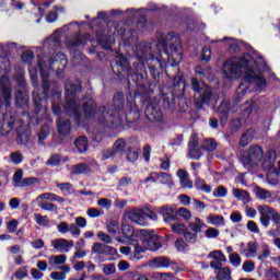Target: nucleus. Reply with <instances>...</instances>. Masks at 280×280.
<instances>
[{"mask_svg":"<svg viewBox=\"0 0 280 280\" xmlns=\"http://www.w3.org/2000/svg\"><path fill=\"white\" fill-rule=\"evenodd\" d=\"M259 71H261V68L257 66V61L248 54L244 55L242 58L232 57L223 65L225 80H240L245 73V78L248 82H254L259 91H264V89L268 86V83Z\"/></svg>","mask_w":280,"mask_h":280,"instance_id":"nucleus-1","label":"nucleus"},{"mask_svg":"<svg viewBox=\"0 0 280 280\" xmlns=\"http://www.w3.org/2000/svg\"><path fill=\"white\" fill-rule=\"evenodd\" d=\"M158 47L160 51H163L160 58H152L151 60L154 62H159L160 67H162L163 62L168 60L172 62V67H176L183 60V46H180V37L175 35L174 33H168L166 36L161 37L159 39Z\"/></svg>","mask_w":280,"mask_h":280,"instance_id":"nucleus-2","label":"nucleus"},{"mask_svg":"<svg viewBox=\"0 0 280 280\" xmlns=\"http://www.w3.org/2000/svg\"><path fill=\"white\" fill-rule=\"evenodd\" d=\"M137 236L141 240L142 246L151 253H155V250L163 248V236L156 234V231L154 230H139Z\"/></svg>","mask_w":280,"mask_h":280,"instance_id":"nucleus-3","label":"nucleus"},{"mask_svg":"<svg viewBox=\"0 0 280 280\" xmlns=\"http://www.w3.org/2000/svg\"><path fill=\"white\" fill-rule=\"evenodd\" d=\"M93 117L101 124V126H106L107 128H117V126H121V116L117 110H107L106 107H102L93 115Z\"/></svg>","mask_w":280,"mask_h":280,"instance_id":"nucleus-4","label":"nucleus"},{"mask_svg":"<svg viewBox=\"0 0 280 280\" xmlns=\"http://www.w3.org/2000/svg\"><path fill=\"white\" fill-rule=\"evenodd\" d=\"M261 159H264V150L261 147L255 145L249 148V152L243 155V165L246 170L250 171L255 165H259L261 163Z\"/></svg>","mask_w":280,"mask_h":280,"instance_id":"nucleus-5","label":"nucleus"},{"mask_svg":"<svg viewBox=\"0 0 280 280\" xmlns=\"http://www.w3.org/2000/svg\"><path fill=\"white\" fill-rule=\"evenodd\" d=\"M192 91L196 92V97L200 98L201 104H209L211 97H213V92L211 88H208L203 82H198V79L191 80Z\"/></svg>","mask_w":280,"mask_h":280,"instance_id":"nucleus-6","label":"nucleus"},{"mask_svg":"<svg viewBox=\"0 0 280 280\" xmlns=\"http://www.w3.org/2000/svg\"><path fill=\"white\" fill-rule=\"evenodd\" d=\"M159 215H162L163 221L165 224H172V222H179L176 212V206L172 205H164L158 208Z\"/></svg>","mask_w":280,"mask_h":280,"instance_id":"nucleus-7","label":"nucleus"},{"mask_svg":"<svg viewBox=\"0 0 280 280\" xmlns=\"http://www.w3.org/2000/svg\"><path fill=\"white\" fill-rule=\"evenodd\" d=\"M140 230L135 231V228L128 223H122L120 234L121 236L117 237V242L120 244H126V242H130L132 237H139L137 233H139Z\"/></svg>","mask_w":280,"mask_h":280,"instance_id":"nucleus-8","label":"nucleus"},{"mask_svg":"<svg viewBox=\"0 0 280 280\" xmlns=\"http://www.w3.org/2000/svg\"><path fill=\"white\" fill-rule=\"evenodd\" d=\"M92 253L96 255H106L109 257H115V255H117V248L106 245L104 243H94L92 245Z\"/></svg>","mask_w":280,"mask_h":280,"instance_id":"nucleus-9","label":"nucleus"},{"mask_svg":"<svg viewBox=\"0 0 280 280\" xmlns=\"http://www.w3.org/2000/svg\"><path fill=\"white\" fill-rule=\"evenodd\" d=\"M125 218L130 222H135V224H139L140 226H145L148 224V218L139 210H131L125 213Z\"/></svg>","mask_w":280,"mask_h":280,"instance_id":"nucleus-10","label":"nucleus"},{"mask_svg":"<svg viewBox=\"0 0 280 280\" xmlns=\"http://www.w3.org/2000/svg\"><path fill=\"white\" fill-rule=\"evenodd\" d=\"M142 185H148V183H155L156 185H166L168 189L174 187V180L172 176H149L144 180H141Z\"/></svg>","mask_w":280,"mask_h":280,"instance_id":"nucleus-11","label":"nucleus"},{"mask_svg":"<svg viewBox=\"0 0 280 280\" xmlns=\"http://www.w3.org/2000/svg\"><path fill=\"white\" fill-rule=\"evenodd\" d=\"M152 268L159 270L161 268H170V266H178L177 261L172 260L170 257L160 256L151 260Z\"/></svg>","mask_w":280,"mask_h":280,"instance_id":"nucleus-12","label":"nucleus"},{"mask_svg":"<svg viewBox=\"0 0 280 280\" xmlns=\"http://www.w3.org/2000/svg\"><path fill=\"white\" fill-rule=\"evenodd\" d=\"M57 253H69V248H73V241L67 238H57L51 242Z\"/></svg>","mask_w":280,"mask_h":280,"instance_id":"nucleus-13","label":"nucleus"},{"mask_svg":"<svg viewBox=\"0 0 280 280\" xmlns=\"http://www.w3.org/2000/svg\"><path fill=\"white\" fill-rule=\"evenodd\" d=\"M145 117L149 121H163V112L161 108L149 105L145 108Z\"/></svg>","mask_w":280,"mask_h":280,"instance_id":"nucleus-14","label":"nucleus"},{"mask_svg":"<svg viewBox=\"0 0 280 280\" xmlns=\"http://www.w3.org/2000/svg\"><path fill=\"white\" fill-rule=\"evenodd\" d=\"M38 183V178L36 177H26L23 179V176H13V187L23 188L30 187Z\"/></svg>","mask_w":280,"mask_h":280,"instance_id":"nucleus-15","label":"nucleus"},{"mask_svg":"<svg viewBox=\"0 0 280 280\" xmlns=\"http://www.w3.org/2000/svg\"><path fill=\"white\" fill-rule=\"evenodd\" d=\"M198 136L192 133L188 143V152L191 159H200V155L198 154Z\"/></svg>","mask_w":280,"mask_h":280,"instance_id":"nucleus-16","label":"nucleus"},{"mask_svg":"<svg viewBox=\"0 0 280 280\" xmlns=\"http://www.w3.org/2000/svg\"><path fill=\"white\" fill-rule=\"evenodd\" d=\"M268 209H270V207L268 206H259L258 207V211L260 213V224L262 226H270V213H268Z\"/></svg>","mask_w":280,"mask_h":280,"instance_id":"nucleus-17","label":"nucleus"},{"mask_svg":"<svg viewBox=\"0 0 280 280\" xmlns=\"http://www.w3.org/2000/svg\"><path fill=\"white\" fill-rule=\"evenodd\" d=\"M80 89H82V85H80V82H75L74 84L71 82H68L66 84V95L68 100H71L75 93H80Z\"/></svg>","mask_w":280,"mask_h":280,"instance_id":"nucleus-18","label":"nucleus"},{"mask_svg":"<svg viewBox=\"0 0 280 280\" xmlns=\"http://www.w3.org/2000/svg\"><path fill=\"white\" fill-rule=\"evenodd\" d=\"M57 126H58L59 135H62V136L69 135V132L71 130V122L69 120L58 118Z\"/></svg>","mask_w":280,"mask_h":280,"instance_id":"nucleus-19","label":"nucleus"},{"mask_svg":"<svg viewBox=\"0 0 280 280\" xmlns=\"http://www.w3.org/2000/svg\"><path fill=\"white\" fill-rule=\"evenodd\" d=\"M71 172L72 174H77V175H80V174L86 175V174H91V167L86 164L81 163L72 166Z\"/></svg>","mask_w":280,"mask_h":280,"instance_id":"nucleus-20","label":"nucleus"},{"mask_svg":"<svg viewBox=\"0 0 280 280\" xmlns=\"http://www.w3.org/2000/svg\"><path fill=\"white\" fill-rule=\"evenodd\" d=\"M74 145L78 150V152H86L89 148V141L86 140V137H80L74 141Z\"/></svg>","mask_w":280,"mask_h":280,"instance_id":"nucleus-21","label":"nucleus"},{"mask_svg":"<svg viewBox=\"0 0 280 280\" xmlns=\"http://www.w3.org/2000/svg\"><path fill=\"white\" fill-rule=\"evenodd\" d=\"M223 42L229 47L230 54H237V51H240V46L237 45V42H235L234 38L224 37Z\"/></svg>","mask_w":280,"mask_h":280,"instance_id":"nucleus-22","label":"nucleus"},{"mask_svg":"<svg viewBox=\"0 0 280 280\" xmlns=\"http://www.w3.org/2000/svg\"><path fill=\"white\" fill-rule=\"evenodd\" d=\"M201 149L207 150L208 152H213V150H218V142L213 139H206L201 143Z\"/></svg>","mask_w":280,"mask_h":280,"instance_id":"nucleus-23","label":"nucleus"},{"mask_svg":"<svg viewBox=\"0 0 280 280\" xmlns=\"http://www.w3.org/2000/svg\"><path fill=\"white\" fill-rule=\"evenodd\" d=\"M62 12H65V9L63 8H55L54 10H51L47 18H46V21L48 23H54L58 20V14H62Z\"/></svg>","mask_w":280,"mask_h":280,"instance_id":"nucleus-24","label":"nucleus"},{"mask_svg":"<svg viewBox=\"0 0 280 280\" xmlns=\"http://www.w3.org/2000/svg\"><path fill=\"white\" fill-rule=\"evenodd\" d=\"M168 226H171V230L173 231V233H177V235H184L185 232L187 231V225L183 223L171 222Z\"/></svg>","mask_w":280,"mask_h":280,"instance_id":"nucleus-25","label":"nucleus"},{"mask_svg":"<svg viewBox=\"0 0 280 280\" xmlns=\"http://www.w3.org/2000/svg\"><path fill=\"white\" fill-rule=\"evenodd\" d=\"M66 110L69 113L71 110L73 117L75 119H80V105L75 104V102H68V106Z\"/></svg>","mask_w":280,"mask_h":280,"instance_id":"nucleus-26","label":"nucleus"},{"mask_svg":"<svg viewBox=\"0 0 280 280\" xmlns=\"http://www.w3.org/2000/svg\"><path fill=\"white\" fill-rule=\"evenodd\" d=\"M185 242L188 244H196L198 242V234L196 232H190L186 229V231L183 234Z\"/></svg>","mask_w":280,"mask_h":280,"instance_id":"nucleus-27","label":"nucleus"},{"mask_svg":"<svg viewBox=\"0 0 280 280\" xmlns=\"http://www.w3.org/2000/svg\"><path fill=\"white\" fill-rule=\"evenodd\" d=\"M217 280H233V277H231V268L223 267V269L217 273Z\"/></svg>","mask_w":280,"mask_h":280,"instance_id":"nucleus-28","label":"nucleus"},{"mask_svg":"<svg viewBox=\"0 0 280 280\" xmlns=\"http://www.w3.org/2000/svg\"><path fill=\"white\" fill-rule=\"evenodd\" d=\"M208 222H210V224H213V226H221L222 224H224V217L220 214H210L208 217Z\"/></svg>","mask_w":280,"mask_h":280,"instance_id":"nucleus-29","label":"nucleus"},{"mask_svg":"<svg viewBox=\"0 0 280 280\" xmlns=\"http://www.w3.org/2000/svg\"><path fill=\"white\" fill-rule=\"evenodd\" d=\"M179 184L183 189H194V182L188 176H179Z\"/></svg>","mask_w":280,"mask_h":280,"instance_id":"nucleus-30","label":"nucleus"},{"mask_svg":"<svg viewBox=\"0 0 280 280\" xmlns=\"http://www.w3.org/2000/svg\"><path fill=\"white\" fill-rule=\"evenodd\" d=\"M39 209H43V211H51L54 213H58V206L52 202H42L39 203Z\"/></svg>","mask_w":280,"mask_h":280,"instance_id":"nucleus-31","label":"nucleus"},{"mask_svg":"<svg viewBox=\"0 0 280 280\" xmlns=\"http://www.w3.org/2000/svg\"><path fill=\"white\" fill-rule=\"evenodd\" d=\"M115 154H119L121 152H124V150H126V140L124 139H118L115 143H114V148H113Z\"/></svg>","mask_w":280,"mask_h":280,"instance_id":"nucleus-32","label":"nucleus"},{"mask_svg":"<svg viewBox=\"0 0 280 280\" xmlns=\"http://www.w3.org/2000/svg\"><path fill=\"white\" fill-rule=\"evenodd\" d=\"M250 141H253V132L246 131L241 137L240 144L243 145V148H244V147L248 145V143H250Z\"/></svg>","mask_w":280,"mask_h":280,"instance_id":"nucleus-33","label":"nucleus"},{"mask_svg":"<svg viewBox=\"0 0 280 280\" xmlns=\"http://www.w3.org/2000/svg\"><path fill=\"white\" fill-rule=\"evenodd\" d=\"M229 190L224 186H219L217 190L213 191L212 196L214 198H226Z\"/></svg>","mask_w":280,"mask_h":280,"instance_id":"nucleus-34","label":"nucleus"},{"mask_svg":"<svg viewBox=\"0 0 280 280\" xmlns=\"http://www.w3.org/2000/svg\"><path fill=\"white\" fill-rule=\"evenodd\" d=\"M177 218H184V220H191V211H189L187 208H178L176 210Z\"/></svg>","mask_w":280,"mask_h":280,"instance_id":"nucleus-35","label":"nucleus"},{"mask_svg":"<svg viewBox=\"0 0 280 280\" xmlns=\"http://www.w3.org/2000/svg\"><path fill=\"white\" fill-rule=\"evenodd\" d=\"M219 236H220V230L215 228H209L206 230V237H208V240H215Z\"/></svg>","mask_w":280,"mask_h":280,"instance_id":"nucleus-36","label":"nucleus"},{"mask_svg":"<svg viewBox=\"0 0 280 280\" xmlns=\"http://www.w3.org/2000/svg\"><path fill=\"white\" fill-rule=\"evenodd\" d=\"M82 110L85 113L86 117H91V113H93V101H91V98L83 102Z\"/></svg>","mask_w":280,"mask_h":280,"instance_id":"nucleus-37","label":"nucleus"},{"mask_svg":"<svg viewBox=\"0 0 280 280\" xmlns=\"http://www.w3.org/2000/svg\"><path fill=\"white\" fill-rule=\"evenodd\" d=\"M209 257L215 259L217 261H226V256H224V253H222V250H213L212 253H210Z\"/></svg>","mask_w":280,"mask_h":280,"instance_id":"nucleus-38","label":"nucleus"},{"mask_svg":"<svg viewBox=\"0 0 280 280\" xmlns=\"http://www.w3.org/2000/svg\"><path fill=\"white\" fill-rule=\"evenodd\" d=\"M256 196H257V198H259V200H268V198H270V196H272V194H270V191H268L264 188H259L256 191Z\"/></svg>","mask_w":280,"mask_h":280,"instance_id":"nucleus-39","label":"nucleus"},{"mask_svg":"<svg viewBox=\"0 0 280 280\" xmlns=\"http://www.w3.org/2000/svg\"><path fill=\"white\" fill-rule=\"evenodd\" d=\"M145 250H148L145 246H143V245L141 246L139 244H136L135 245V250H133L135 259H141V253H145Z\"/></svg>","mask_w":280,"mask_h":280,"instance_id":"nucleus-40","label":"nucleus"},{"mask_svg":"<svg viewBox=\"0 0 280 280\" xmlns=\"http://www.w3.org/2000/svg\"><path fill=\"white\" fill-rule=\"evenodd\" d=\"M230 262L232 264V266H234L235 268H237L238 266H241L242 264V258L240 257V254L237 253H233L230 255Z\"/></svg>","mask_w":280,"mask_h":280,"instance_id":"nucleus-41","label":"nucleus"},{"mask_svg":"<svg viewBox=\"0 0 280 280\" xmlns=\"http://www.w3.org/2000/svg\"><path fill=\"white\" fill-rule=\"evenodd\" d=\"M268 213L275 224H280V214L277 212V210H275V208H268Z\"/></svg>","mask_w":280,"mask_h":280,"instance_id":"nucleus-42","label":"nucleus"},{"mask_svg":"<svg viewBox=\"0 0 280 280\" xmlns=\"http://www.w3.org/2000/svg\"><path fill=\"white\" fill-rule=\"evenodd\" d=\"M202 226H205V223H194L190 222L188 224V229H191L194 233L198 235V233H202Z\"/></svg>","mask_w":280,"mask_h":280,"instance_id":"nucleus-43","label":"nucleus"},{"mask_svg":"<svg viewBox=\"0 0 280 280\" xmlns=\"http://www.w3.org/2000/svg\"><path fill=\"white\" fill-rule=\"evenodd\" d=\"M54 259L55 266H60L67 261V255H57V256H51L50 261Z\"/></svg>","mask_w":280,"mask_h":280,"instance_id":"nucleus-44","label":"nucleus"},{"mask_svg":"<svg viewBox=\"0 0 280 280\" xmlns=\"http://www.w3.org/2000/svg\"><path fill=\"white\" fill-rule=\"evenodd\" d=\"M268 257H270V247H268V245L264 246L262 253H260L258 255V260L259 261H266V259H268Z\"/></svg>","mask_w":280,"mask_h":280,"instance_id":"nucleus-45","label":"nucleus"},{"mask_svg":"<svg viewBox=\"0 0 280 280\" xmlns=\"http://www.w3.org/2000/svg\"><path fill=\"white\" fill-rule=\"evenodd\" d=\"M107 231L112 235H115V233H117V231H119V223L117 221H110L107 225Z\"/></svg>","mask_w":280,"mask_h":280,"instance_id":"nucleus-46","label":"nucleus"},{"mask_svg":"<svg viewBox=\"0 0 280 280\" xmlns=\"http://www.w3.org/2000/svg\"><path fill=\"white\" fill-rule=\"evenodd\" d=\"M18 228H19V221L16 219L11 220L7 224V229H8L9 233H16Z\"/></svg>","mask_w":280,"mask_h":280,"instance_id":"nucleus-47","label":"nucleus"},{"mask_svg":"<svg viewBox=\"0 0 280 280\" xmlns=\"http://www.w3.org/2000/svg\"><path fill=\"white\" fill-rule=\"evenodd\" d=\"M175 248L177 250H185L186 248H189V245L185 243V240L183 238H177L175 241Z\"/></svg>","mask_w":280,"mask_h":280,"instance_id":"nucleus-48","label":"nucleus"},{"mask_svg":"<svg viewBox=\"0 0 280 280\" xmlns=\"http://www.w3.org/2000/svg\"><path fill=\"white\" fill-rule=\"evenodd\" d=\"M98 240H101V242H104V244H113V238L110 237V235L104 233V232H100L97 234Z\"/></svg>","mask_w":280,"mask_h":280,"instance_id":"nucleus-49","label":"nucleus"},{"mask_svg":"<svg viewBox=\"0 0 280 280\" xmlns=\"http://www.w3.org/2000/svg\"><path fill=\"white\" fill-rule=\"evenodd\" d=\"M266 158L268 159L269 166H272L275 161L277 160V151L275 150H269L266 154Z\"/></svg>","mask_w":280,"mask_h":280,"instance_id":"nucleus-50","label":"nucleus"},{"mask_svg":"<svg viewBox=\"0 0 280 280\" xmlns=\"http://www.w3.org/2000/svg\"><path fill=\"white\" fill-rule=\"evenodd\" d=\"M115 271H116L115 264H107L103 268V272L106 276L115 275Z\"/></svg>","mask_w":280,"mask_h":280,"instance_id":"nucleus-51","label":"nucleus"},{"mask_svg":"<svg viewBox=\"0 0 280 280\" xmlns=\"http://www.w3.org/2000/svg\"><path fill=\"white\" fill-rule=\"evenodd\" d=\"M260 178H265V180H267V183L269 185H271L272 187H277V185H279V177H275V176H260Z\"/></svg>","mask_w":280,"mask_h":280,"instance_id":"nucleus-52","label":"nucleus"},{"mask_svg":"<svg viewBox=\"0 0 280 280\" xmlns=\"http://www.w3.org/2000/svg\"><path fill=\"white\" fill-rule=\"evenodd\" d=\"M257 248H259V244L257 242L247 243V250L250 255H255L257 253Z\"/></svg>","mask_w":280,"mask_h":280,"instance_id":"nucleus-53","label":"nucleus"},{"mask_svg":"<svg viewBox=\"0 0 280 280\" xmlns=\"http://www.w3.org/2000/svg\"><path fill=\"white\" fill-rule=\"evenodd\" d=\"M55 61L60 62L61 67H67V56H65L62 52L55 56Z\"/></svg>","mask_w":280,"mask_h":280,"instance_id":"nucleus-54","label":"nucleus"},{"mask_svg":"<svg viewBox=\"0 0 280 280\" xmlns=\"http://www.w3.org/2000/svg\"><path fill=\"white\" fill-rule=\"evenodd\" d=\"M49 127L44 126L38 133V139L40 141L45 140L47 137H49Z\"/></svg>","mask_w":280,"mask_h":280,"instance_id":"nucleus-55","label":"nucleus"},{"mask_svg":"<svg viewBox=\"0 0 280 280\" xmlns=\"http://www.w3.org/2000/svg\"><path fill=\"white\" fill-rule=\"evenodd\" d=\"M68 231L71 233V235H75V237H80V233H82L75 223H71Z\"/></svg>","mask_w":280,"mask_h":280,"instance_id":"nucleus-56","label":"nucleus"},{"mask_svg":"<svg viewBox=\"0 0 280 280\" xmlns=\"http://www.w3.org/2000/svg\"><path fill=\"white\" fill-rule=\"evenodd\" d=\"M244 272H253L255 270V262L247 260L243 264Z\"/></svg>","mask_w":280,"mask_h":280,"instance_id":"nucleus-57","label":"nucleus"},{"mask_svg":"<svg viewBox=\"0 0 280 280\" xmlns=\"http://www.w3.org/2000/svg\"><path fill=\"white\" fill-rule=\"evenodd\" d=\"M247 231H250V233H259V226H257V222L248 221Z\"/></svg>","mask_w":280,"mask_h":280,"instance_id":"nucleus-58","label":"nucleus"},{"mask_svg":"<svg viewBox=\"0 0 280 280\" xmlns=\"http://www.w3.org/2000/svg\"><path fill=\"white\" fill-rule=\"evenodd\" d=\"M50 279H54V280H65V279H67V276L65 275V272L52 271L50 273Z\"/></svg>","mask_w":280,"mask_h":280,"instance_id":"nucleus-59","label":"nucleus"},{"mask_svg":"<svg viewBox=\"0 0 280 280\" xmlns=\"http://www.w3.org/2000/svg\"><path fill=\"white\" fill-rule=\"evenodd\" d=\"M47 165H51L56 167V165H60V155H52L48 161Z\"/></svg>","mask_w":280,"mask_h":280,"instance_id":"nucleus-60","label":"nucleus"},{"mask_svg":"<svg viewBox=\"0 0 280 280\" xmlns=\"http://www.w3.org/2000/svg\"><path fill=\"white\" fill-rule=\"evenodd\" d=\"M201 60L209 62L211 60V48H203L201 54Z\"/></svg>","mask_w":280,"mask_h":280,"instance_id":"nucleus-61","label":"nucleus"},{"mask_svg":"<svg viewBox=\"0 0 280 280\" xmlns=\"http://www.w3.org/2000/svg\"><path fill=\"white\" fill-rule=\"evenodd\" d=\"M35 220L38 224H49V217L48 215H42V214H35Z\"/></svg>","mask_w":280,"mask_h":280,"instance_id":"nucleus-62","label":"nucleus"},{"mask_svg":"<svg viewBox=\"0 0 280 280\" xmlns=\"http://www.w3.org/2000/svg\"><path fill=\"white\" fill-rule=\"evenodd\" d=\"M230 220L231 222H233L234 224H237L241 220H242V212L237 211V212H233L230 215Z\"/></svg>","mask_w":280,"mask_h":280,"instance_id":"nucleus-63","label":"nucleus"},{"mask_svg":"<svg viewBox=\"0 0 280 280\" xmlns=\"http://www.w3.org/2000/svg\"><path fill=\"white\" fill-rule=\"evenodd\" d=\"M59 233H62L63 235L66 233H69V223L62 221L58 226H57Z\"/></svg>","mask_w":280,"mask_h":280,"instance_id":"nucleus-64","label":"nucleus"}]
</instances>
